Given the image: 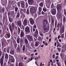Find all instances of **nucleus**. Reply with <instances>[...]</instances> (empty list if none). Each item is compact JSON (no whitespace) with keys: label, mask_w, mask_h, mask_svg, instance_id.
<instances>
[{"label":"nucleus","mask_w":66,"mask_h":66,"mask_svg":"<svg viewBox=\"0 0 66 66\" xmlns=\"http://www.w3.org/2000/svg\"><path fill=\"white\" fill-rule=\"evenodd\" d=\"M5 54L2 51H0V57L1 56V58L0 60V63L1 66H3V61L4 59V56Z\"/></svg>","instance_id":"nucleus-1"},{"label":"nucleus","mask_w":66,"mask_h":66,"mask_svg":"<svg viewBox=\"0 0 66 66\" xmlns=\"http://www.w3.org/2000/svg\"><path fill=\"white\" fill-rule=\"evenodd\" d=\"M46 20H43V28L44 31L45 32H47L49 30V27H46V25L45 24Z\"/></svg>","instance_id":"nucleus-2"},{"label":"nucleus","mask_w":66,"mask_h":66,"mask_svg":"<svg viewBox=\"0 0 66 66\" xmlns=\"http://www.w3.org/2000/svg\"><path fill=\"white\" fill-rule=\"evenodd\" d=\"M30 13L31 14H33L35 13L36 12V9L33 6L31 7L30 9Z\"/></svg>","instance_id":"nucleus-3"},{"label":"nucleus","mask_w":66,"mask_h":66,"mask_svg":"<svg viewBox=\"0 0 66 66\" xmlns=\"http://www.w3.org/2000/svg\"><path fill=\"white\" fill-rule=\"evenodd\" d=\"M9 62L11 63H14L15 59L13 56L9 54Z\"/></svg>","instance_id":"nucleus-4"},{"label":"nucleus","mask_w":66,"mask_h":66,"mask_svg":"<svg viewBox=\"0 0 66 66\" xmlns=\"http://www.w3.org/2000/svg\"><path fill=\"white\" fill-rule=\"evenodd\" d=\"M62 20L59 23H58L57 25V27L59 29V27L60 28H61L62 27Z\"/></svg>","instance_id":"nucleus-5"},{"label":"nucleus","mask_w":66,"mask_h":66,"mask_svg":"<svg viewBox=\"0 0 66 66\" xmlns=\"http://www.w3.org/2000/svg\"><path fill=\"white\" fill-rule=\"evenodd\" d=\"M65 29V27L64 26L62 25V27H61L60 29V33L62 34L64 32V31Z\"/></svg>","instance_id":"nucleus-6"},{"label":"nucleus","mask_w":66,"mask_h":66,"mask_svg":"<svg viewBox=\"0 0 66 66\" xmlns=\"http://www.w3.org/2000/svg\"><path fill=\"white\" fill-rule=\"evenodd\" d=\"M17 25L19 26L21 29H22V27L21 25V22L20 21H19L17 22Z\"/></svg>","instance_id":"nucleus-7"},{"label":"nucleus","mask_w":66,"mask_h":66,"mask_svg":"<svg viewBox=\"0 0 66 66\" xmlns=\"http://www.w3.org/2000/svg\"><path fill=\"white\" fill-rule=\"evenodd\" d=\"M25 31L26 32H28L29 33L30 32H31L30 31V28L28 26H27L26 27L25 29Z\"/></svg>","instance_id":"nucleus-8"},{"label":"nucleus","mask_w":66,"mask_h":66,"mask_svg":"<svg viewBox=\"0 0 66 66\" xmlns=\"http://www.w3.org/2000/svg\"><path fill=\"white\" fill-rule=\"evenodd\" d=\"M20 4L22 8H25V2L24 1H22L21 2Z\"/></svg>","instance_id":"nucleus-9"},{"label":"nucleus","mask_w":66,"mask_h":66,"mask_svg":"<svg viewBox=\"0 0 66 66\" xmlns=\"http://www.w3.org/2000/svg\"><path fill=\"white\" fill-rule=\"evenodd\" d=\"M51 13L53 15H55L56 14V8L55 7L54 9L53 8L51 11Z\"/></svg>","instance_id":"nucleus-10"},{"label":"nucleus","mask_w":66,"mask_h":66,"mask_svg":"<svg viewBox=\"0 0 66 66\" xmlns=\"http://www.w3.org/2000/svg\"><path fill=\"white\" fill-rule=\"evenodd\" d=\"M29 21L30 23H31L32 25H33L34 23V21L33 19L32 18H30L29 19Z\"/></svg>","instance_id":"nucleus-11"},{"label":"nucleus","mask_w":66,"mask_h":66,"mask_svg":"<svg viewBox=\"0 0 66 66\" xmlns=\"http://www.w3.org/2000/svg\"><path fill=\"white\" fill-rule=\"evenodd\" d=\"M28 38L29 41L31 42V41H34L33 38L32 36H28Z\"/></svg>","instance_id":"nucleus-12"},{"label":"nucleus","mask_w":66,"mask_h":66,"mask_svg":"<svg viewBox=\"0 0 66 66\" xmlns=\"http://www.w3.org/2000/svg\"><path fill=\"white\" fill-rule=\"evenodd\" d=\"M28 2L29 5H32L34 3L33 0H28Z\"/></svg>","instance_id":"nucleus-13"},{"label":"nucleus","mask_w":66,"mask_h":66,"mask_svg":"<svg viewBox=\"0 0 66 66\" xmlns=\"http://www.w3.org/2000/svg\"><path fill=\"white\" fill-rule=\"evenodd\" d=\"M20 13H19V11H18V12L15 18L17 19H18V18H19L20 16Z\"/></svg>","instance_id":"nucleus-14"},{"label":"nucleus","mask_w":66,"mask_h":66,"mask_svg":"<svg viewBox=\"0 0 66 66\" xmlns=\"http://www.w3.org/2000/svg\"><path fill=\"white\" fill-rule=\"evenodd\" d=\"M9 29L11 32V34H13V30L12 29V28L10 24H9Z\"/></svg>","instance_id":"nucleus-15"},{"label":"nucleus","mask_w":66,"mask_h":66,"mask_svg":"<svg viewBox=\"0 0 66 66\" xmlns=\"http://www.w3.org/2000/svg\"><path fill=\"white\" fill-rule=\"evenodd\" d=\"M61 6L60 5H58L57 6V9L58 11L61 8Z\"/></svg>","instance_id":"nucleus-16"},{"label":"nucleus","mask_w":66,"mask_h":66,"mask_svg":"<svg viewBox=\"0 0 66 66\" xmlns=\"http://www.w3.org/2000/svg\"><path fill=\"white\" fill-rule=\"evenodd\" d=\"M24 36V32L23 30H21L20 36L21 37H22Z\"/></svg>","instance_id":"nucleus-17"},{"label":"nucleus","mask_w":66,"mask_h":66,"mask_svg":"<svg viewBox=\"0 0 66 66\" xmlns=\"http://www.w3.org/2000/svg\"><path fill=\"white\" fill-rule=\"evenodd\" d=\"M6 35H7V37L8 38H9L11 36V35L9 32H7V33Z\"/></svg>","instance_id":"nucleus-18"},{"label":"nucleus","mask_w":66,"mask_h":66,"mask_svg":"<svg viewBox=\"0 0 66 66\" xmlns=\"http://www.w3.org/2000/svg\"><path fill=\"white\" fill-rule=\"evenodd\" d=\"M10 53L11 55H14V50H10Z\"/></svg>","instance_id":"nucleus-19"},{"label":"nucleus","mask_w":66,"mask_h":66,"mask_svg":"<svg viewBox=\"0 0 66 66\" xmlns=\"http://www.w3.org/2000/svg\"><path fill=\"white\" fill-rule=\"evenodd\" d=\"M27 19H25L23 22V24L25 25H26L27 24Z\"/></svg>","instance_id":"nucleus-20"},{"label":"nucleus","mask_w":66,"mask_h":66,"mask_svg":"<svg viewBox=\"0 0 66 66\" xmlns=\"http://www.w3.org/2000/svg\"><path fill=\"white\" fill-rule=\"evenodd\" d=\"M12 30H14V28L15 27V25L14 24V23H12Z\"/></svg>","instance_id":"nucleus-21"},{"label":"nucleus","mask_w":66,"mask_h":66,"mask_svg":"<svg viewBox=\"0 0 66 66\" xmlns=\"http://www.w3.org/2000/svg\"><path fill=\"white\" fill-rule=\"evenodd\" d=\"M51 22L53 26L54 25V20L53 18H51Z\"/></svg>","instance_id":"nucleus-22"},{"label":"nucleus","mask_w":66,"mask_h":66,"mask_svg":"<svg viewBox=\"0 0 66 66\" xmlns=\"http://www.w3.org/2000/svg\"><path fill=\"white\" fill-rule=\"evenodd\" d=\"M21 14L23 16V19L25 17V14H24L22 12L21 13Z\"/></svg>","instance_id":"nucleus-23"},{"label":"nucleus","mask_w":66,"mask_h":66,"mask_svg":"<svg viewBox=\"0 0 66 66\" xmlns=\"http://www.w3.org/2000/svg\"><path fill=\"white\" fill-rule=\"evenodd\" d=\"M39 45V43L38 42H35V47H37Z\"/></svg>","instance_id":"nucleus-24"},{"label":"nucleus","mask_w":66,"mask_h":66,"mask_svg":"<svg viewBox=\"0 0 66 66\" xmlns=\"http://www.w3.org/2000/svg\"><path fill=\"white\" fill-rule=\"evenodd\" d=\"M5 58L6 59H8L9 58V55L7 54H5Z\"/></svg>","instance_id":"nucleus-25"},{"label":"nucleus","mask_w":66,"mask_h":66,"mask_svg":"<svg viewBox=\"0 0 66 66\" xmlns=\"http://www.w3.org/2000/svg\"><path fill=\"white\" fill-rule=\"evenodd\" d=\"M40 6L41 7H43V6L44 4L43 2H41L39 4Z\"/></svg>","instance_id":"nucleus-26"},{"label":"nucleus","mask_w":66,"mask_h":66,"mask_svg":"<svg viewBox=\"0 0 66 66\" xmlns=\"http://www.w3.org/2000/svg\"><path fill=\"white\" fill-rule=\"evenodd\" d=\"M62 46L61 45V44L59 43H58L57 44V47H61Z\"/></svg>","instance_id":"nucleus-27"},{"label":"nucleus","mask_w":66,"mask_h":66,"mask_svg":"<svg viewBox=\"0 0 66 66\" xmlns=\"http://www.w3.org/2000/svg\"><path fill=\"white\" fill-rule=\"evenodd\" d=\"M15 11L16 12V13H17V12L18 11V8L16 7H15Z\"/></svg>","instance_id":"nucleus-28"},{"label":"nucleus","mask_w":66,"mask_h":66,"mask_svg":"<svg viewBox=\"0 0 66 66\" xmlns=\"http://www.w3.org/2000/svg\"><path fill=\"white\" fill-rule=\"evenodd\" d=\"M43 11L44 12H47V9L46 8H43Z\"/></svg>","instance_id":"nucleus-29"},{"label":"nucleus","mask_w":66,"mask_h":66,"mask_svg":"<svg viewBox=\"0 0 66 66\" xmlns=\"http://www.w3.org/2000/svg\"><path fill=\"white\" fill-rule=\"evenodd\" d=\"M25 48H26L25 46L24 45L23 47V48L22 50L23 52L25 50Z\"/></svg>","instance_id":"nucleus-30"},{"label":"nucleus","mask_w":66,"mask_h":66,"mask_svg":"<svg viewBox=\"0 0 66 66\" xmlns=\"http://www.w3.org/2000/svg\"><path fill=\"white\" fill-rule=\"evenodd\" d=\"M57 21L55 20V29H56V28L57 27Z\"/></svg>","instance_id":"nucleus-31"},{"label":"nucleus","mask_w":66,"mask_h":66,"mask_svg":"<svg viewBox=\"0 0 66 66\" xmlns=\"http://www.w3.org/2000/svg\"><path fill=\"white\" fill-rule=\"evenodd\" d=\"M18 34L19 35H20V29L19 28V27H18Z\"/></svg>","instance_id":"nucleus-32"},{"label":"nucleus","mask_w":66,"mask_h":66,"mask_svg":"<svg viewBox=\"0 0 66 66\" xmlns=\"http://www.w3.org/2000/svg\"><path fill=\"white\" fill-rule=\"evenodd\" d=\"M63 22H65L66 21V17L64 16H63Z\"/></svg>","instance_id":"nucleus-33"},{"label":"nucleus","mask_w":66,"mask_h":66,"mask_svg":"<svg viewBox=\"0 0 66 66\" xmlns=\"http://www.w3.org/2000/svg\"><path fill=\"white\" fill-rule=\"evenodd\" d=\"M19 66H23V64L21 62H19Z\"/></svg>","instance_id":"nucleus-34"},{"label":"nucleus","mask_w":66,"mask_h":66,"mask_svg":"<svg viewBox=\"0 0 66 66\" xmlns=\"http://www.w3.org/2000/svg\"><path fill=\"white\" fill-rule=\"evenodd\" d=\"M28 3L27 2H26V8L27 9V7H28Z\"/></svg>","instance_id":"nucleus-35"},{"label":"nucleus","mask_w":66,"mask_h":66,"mask_svg":"<svg viewBox=\"0 0 66 66\" xmlns=\"http://www.w3.org/2000/svg\"><path fill=\"white\" fill-rule=\"evenodd\" d=\"M46 2L49 3H51V1L50 0H46Z\"/></svg>","instance_id":"nucleus-36"},{"label":"nucleus","mask_w":66,"mask_h":66,"mask_svg":"<svg viewBox=\"0 0 66 66\" xmlns=\"http://www.w3.org/2000/svg\"><path fill=\"white\" fill-rule=\"evenodd\" d=\"M26 13L27 14H28L29 13V10L28 9H27Z\"/></svg>","instance_id":"nucleus-37"},{"label":"nucleus","mask_w":66,"mask_h":66,"mask_svg":"<svg viewBox=\"0 0 66 66\" xmlns=\"http://www.w3.org/2000/svg\"><path fill=\"white\" fill-rule=\"evenodd\" d=\"M25 42L26 44H27L28 43V42L27 39H26L25 40Z\"/></svg>","instance_id":"nucleus-38"},{"label":"nucleus","mask_w":66,"mask_h":66,"mask_svg":"<svg viewBox=\"0 0 66 66\" xmlns=\"http://www.w3.org/2000/svg\"><path fill=\"white\" fill-rule=\"evenodd\" d=\"M35 34H36L37 35L38 34V31L37 29H36V31L35 32Z\"/></svg>","instance_id":"nucleus-39"},{"label":"nucleus","mask_w":66,"mask_h":66,"mask_svg":"<svg viewBox=\"0 0 66 66\" xmlns=\"http://www.w3.org/2000/svg\"><path fill=\"white\" fill-rule=\"evenodd\" d=\"M39 34L41 36H43V33L41 31L39 32Z\"/></svg>","instance_id":"nucleus-40"},{"label":"nucleus","mask_w":66,"mask_h":66,"mask_svg":"<svg viewBox=\"0 0 66 66\" xmlns=\"http://www.w3.org/2000/svg\"><path fill=\"white\" fill-rule=\"evenodd\" d=\"M57 49L58 50V51L59 52H60V51H61V48L58 47L57 48Z\"/></svg>","instance_id":"nucleus-41"},{"label":"nucleus","mask_w":66,"mask_h":66,"mask_svg":"<svg viewBox=\"0 0 66 66\" xmlns=\"http://www.w3.org/2000/svg\"><path fill=\"white\" fill-rule=\"evenodd\" d=\"M14 14V11H12V12H11V15H12Z\"/></svg>","instance_id":"nucleus-42"},{"label":"nucleus","mask_w":66,"mask_h":66,"mask_svg":"<svg viewBox=\"0 0 66 66\" xmlns=\"http://www.w3.org/2000/svg\"><path fill=\"white\" fill-rule=\"evenodd\" d=\"M5 11V9L4 8H3V9H2V11L4 12Z\"/></svg>","instance_id":"nucleus-43"},{"label":"nucleus","mask_w":66,"mask_h":66,"mask_svg":"<svg viewBox=\"0 0 66 66\" xmlns=\"http://www.w3.org/2000/svg\"><path fill=\"white\" fill-rule=\"evenodd\" d=\"M17 5L18 6L20 7V2H18L17 4Z\"/></svg>","instance_id":"nucleus-44"},{"label":"nucleus","mask_w":66,"mask_h":66,"mask_svg":"<svg viewBox=\"0 0 66 66\" xmlns=\"http://www.w3.org/2000/svg\"><path fill=\"white\" fill-rule=\"evenodd\" d=\"M64 34H63L61 36V37L62 38H64Z\"/></svg>","instance_id":"nucleus-45"},{"label":"nucleus","mask_w":66,"mask_h":66,"mask_svg":"<svg viewBox=\"0 0 66 66\" xmlns=\"http://www.w3.org/2000/svg\"><path fill=\"white\" fill-rule=\"evenodd\" d=\"M39 12H40L42 10V8L41 7H39Z\"/></svg>","instance_id":"nucleus-46"},{"label":"nucleus","mask_w":66,"mask_h":66,"mask_svg":"<svg viewBox=\"0 0 66 66\" xmlns=\"http://www.w3.org/2000/svg\"><path fill=\"white\" fill-rule=\"evenodd\" d=\"M54 6V5L53 4V3L52 4H51V8H53V7Z\"/></svg>","instance_id":"nucleus-47"},{"label":"nucleus","mask_w":66,"mask_h":66,"mask_svg":"<svg viewBox=\"0 0 66 66\" xmlns=\"http://www.w3.org/2000/svg\"><path fill=\"white\" fill-rule=\"evenodd\" d=\"M42 14L43 15H44L45 14V13H44V12H43V11H42Z\"/></svg>","instance_id":"nucleus-48"},{"label":"nucleus","mask_w":66,"mask_h":66,"mask_svg":"<svg viewBox=\"0 0 66 66\" xmlns=\"http://www.w3.org/2000/svg\"><path fill=\"white\" fill-rule=\"evenodd\" d=\"M64 15H66V9H64Z\"/></svg>","instance_id":"nucleus-49"},{"label":"nucleus","mask_w":66,"mask_h":66,"mask_svg":"<svg viewBox=\"0 0 66 66\" xmlns=\"http://www.w3.org/2000/svg\"><path fill=\"white\" fill-rule=\"evenodd\" d=\"M23 10L22 9H20V13H21V12L23 11Z\"/></svg>","instance_id":"nucleus-50"},{"label":"nucleus","mask_w":66,"mask_h":66,"mask_svg":"<svg viewBox=\"0 0 66 66\" xmlns=\"http://www.w3.org/2000/svg\"><path fill=\"white\" fill-rule=\"evenodd\" d=\"M66 46L65 45H63L62 47V48H66Z\"/></svg>","instance_id":"nucleus-51"},{"label":"nucleus","mask_w":66,"mask_h":66,"mask_svg":"<svg viewBox=\"0 0 66 66\" xmlns=\"http://www.w3.org/2000/svg\"><path fill=\"white\" fill-rule=\"evenodd\" d=\"M23 13H26V9H23Z\"/></svg>","instance_id":"nucleus-52"},{"label":"nucleus","mask_w":66,"mask_h":66,"mask_svg":"<svg viewBox=\"0 0 66 66\" xmlns=\"http://www.w3.org/2000/svg\"><path fill=\"white\" fill-rule=\"evenodd\" d=\"M19 40L20 39H19L18 38L17 40V42L18 43H19Z\"/></svg>","instance_id":"nucleus-53"},{"label":"nucleus","mask_w":66,"mask_h":66,"mask_svg":"<svg viewBox=\"0 0 66 66\" xmlns=\"http://www.w3.org/2000/svg\"><path fill=\"white\" fill-rule=\"evenodd\" d=\"M9 21L10 22H11L12 21V19L11 18H9Z\"/></svg>","instance_id":"nucleus-54"},{"label":"nucleus","mask_w":66,"mask_h":66,"mask_svg":"<svg viewBox=\"0 0 66 66\" xmlns=\"http://www.w3.org/2000/svg\"><path fill=\"white\" fill-rule=\"evenodd\" d=\"M34 58L32 56L31 57V59H30L31 61H32V60L34 59Z\"/></svg>","instance_id":"nucleus-55"},{"label":"nucleus","mask_w":66,"mask_h":66,"mask_svg":"<svg viewBox=\"0 0 66 66\" xmlns=\"http://www.w3.org/2000/svg\"><path fill=\"white\" fill-rule=\"evenodd\" d=\"M22 29H23V30H24V27L23 26V25H22Z\"/></svg>","instance_id":"nucleus-56"},{"label":"nucleus","mask_w":66,"mask_h":66,"mask_svg":"<svg viewBox=\"0 0 66 66\" xmlns=\"http://www.w3.org/2000/svg\"><path fill=\"white\" fill-rule=\"evenodd\" d=\"M6 48H4V52H6Z\"/></svg>","instance_id":"nucleus-57"},{"label":"nucleus","mask_w":66,"mask_h":66,"mask_svg":"<svg viewBox=\"0 0 66 66\" xmlns=\"http://www.w3.org/2000/svg\"><path fill=\"white\" fill-rule=\"evenodd\" d=\"M20 47H18L17 49V50L18 51V52L20 51Z\"/></svg>","instance_id":"nucleus-58"},{"label":"nucleus","mask_w":66,"mask_h":66,"mask_svg":"<svg viewBox=\"0 0 66 66\" xmlns=\"http://www.w3.org/2000/svg\"><path fill=\"white\" fill-rule=\"evenodd\" d=\"M34 36L35 37H37V35L35 34H34Z\"/></svg>","instance_id":"nucleus-59"},{"label":"nucleus","mask_w":66,"mask_h":66,"mask_svg":"<svg viewBox=\"0 0 66 66\" xmlns=\"http://www.w3.org/2000/svg\"><path fill=\"white\" fill-rule=\"evenodd\" d=\"M55 54H53V58L55 59Z\"/></svg>","instance_id":"nucleus-60"},{"label":"nucleus","mask_w":66,"mask_h":66,"mask_svg":"<svg viewBox=\"0 0 66 66\" xmlns=\"http://www.w3.org/2000/svg\"><path fill=\"white\" fill-rule=\"evenodd\" d=\"M59 58V56H56V57L55 58V60H57Z\"/></svg>","instance_id":"nucleus-61"},{"label":"nucleus","mask_w":66,"mask_h":66,"mask_svg":"<svg viewBox=\"0 0 66 66\" xmlns=\"http://www.w3.org/2000/svg\"><path fill=\"white\" fill-rule=\"evenodd\" d=\"M20 42L21 43H22L23 42V40L22 39H20Z\"/></svg>","instance_id":"nucleus-62"},{"label":"nucleus","mask_w":66,"mask_h":66,"mask_svg":"<svg viewBox=\"0 0 66 66\" xmlns=\"http://www.w3.org/2000/svg\"><path fill=\"white\" fill-rule=\"evenodd\" d=\"M57 64L58 65V66H60V63H59V62H57Z\"/></svg>","instance_id":"nucleus-63"},{"label":"nucleus","mask_w":66,"mask_h":66,"mask_svg":"<svg viewBox=\"0 0 66 66\" xmlns=\"http://www.w3.org/2000/svg\"><path fill=\"white\" fill-rule=\"evenodd\" d=\"M64 63L65 66H66V59L64 61Z\"/></svg>","instance_id":"nucleus-64"}]
</instances>
